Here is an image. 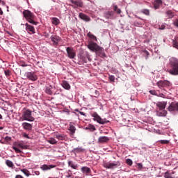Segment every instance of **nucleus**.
Here are the masks:
<instances>
[{"label": "nucleus", "instance_id": "1", "mask_svg": "<svg viewBox=\"0 0 178 178\" xmlns=\"http://www.w3.org/2000/svg\"><path fill=\"white\" fill-rule=\"evenodd\" d=\"M88 48H89V50H91V51L96 52V56H99V57L101 58H105V53L103 51V48L100 47L95 42L89 43Z\"/></svg>", "mask_w": 178, "mask_h": 178}, {"label": "nucleus", "instance_id": "2", "mask_svg": "<svg viewBox=\"0 0 178 178\" xmlns=\"http://www.w3.org/2000/svg\"><path fill=\"white\" fill-rule=\"evenodd\" d=\"M170 70H168V73L172 76L178 75V60L177 58H170Z\"/></svg>", "mask_w": 178, "mask_h": 178}, {"label": "nucleus", "instance_id": "3", "mask_svg": "<svg viewBox=\"0 0 178 178\" xmlns=\"http://www.w3.org/2000/svg\"><path fill=\"white\" fill-rule=\"evenodd\" d=\"M22 15H24V19L26 20V22H29V24L33 26L38 25V22L33 21L35 18L33 13H31L29 10H24V11L22 12Z\"/></svg>", "mask_w": 178, "mask_h": 178}, {"label": "nucleus", "instance_id": "4", "mask_svg": "<svg viewBox=\"0 0 178 178\" xmlns=\"http://www.w3.org/2000/svg\"><path fill=\"white\" fill-rule=\"evenodd\" d=\"M22 120L26 122H33L34 118L33 116H31L30 110L24 108V110L22 111Z\"/></svg>", "mask_w": 178, "mask_h": 178}, {"label": "nucleus", "instance_id": "5", "mask_svg": "<svg viewBox=\"0 0 178 178\" xmlns=\"http://www.w3.org/2000/svg\"><path fill=\"white\" fill-rule=\"evenodd\" d=\"M117 167H120V161H114L113 163H103V168L106 169H115Z\"/></svg>", "mask_w": 178, "mask_h": 178}, {"label": "nucleus", "instance_id": "6", "mask_svg": "<svg viewBox=\"0 0 178 178\" xmlns=\"http://www.w3.org/2000/svg\"><path fill=\"white\" fill-rule=\"evenodd\" d=\"M170 113H178V102H172L168 105V108H165Z\"/></svg>", "mask_w": 178, "mask_h": 178}, {"label": "nucleus", "instance_id": "7", "mask_svg": "<svg viewBox=\"0 0 178 178\" xmlns=\"http://www.w3.org/2000/svg\"><path fill=\"white\" fill-rule=\"evenodd\" d=\"M91 117L94 118V121L96 123H99V124H105V123H108V120H105V119L100 118V116L98 115V113H94V114H91Z\"/></svg>", "mask_w": 178, "mask_h": 178}, {"label": "nucleus", "instance_id": "8", "mask_svg": "<svg viewBox=\"0 0 178 178\" xmlns=\"http://www.w3.org/2000/svg\"><path fill=\"white\" fill-rule=\"evenodd\" d=\"M24 76H26V80H29L31 82L38 80V76L35 75V72H29L24 74Z\"/></svg>", "mask_w": 178, "mask_h": 178}, {"label": "nucleus", "instance_id": "9", "mask_svg": "<svg viewBox=\"0 0 178 178\" xmlns=\"http://www.w3.org/2000/svg\"><path fill=\"white\" fill-rule=\"evenodd\" d=\"M22 26H24V30L26 31V33L35 34V30L33 29V26H31L29 24H23Z\"/></svg>", "mask_w": 178, "mask_h": 178}, {"label": "nucleus", "instance_id": "10", "mask_svg": "<svg viewBox=\"0 0 178 178\" xmlns=\"http://www.w3.org/2000/svg\"><path fill=\"white\" fill-rule=\"evenodd\" d=\"M65 51L67 52V58L70 59H74V57L76 56V53L74 52V49L72 47L65 49Z\"/></svg>", "mask_w": 178, "mask_h": 178}, {"label": "nucleus", "instance_id": "11", "mask_svg": "<svg viewBox=\"0 0 178 178\" xmlns=\"http://www.w3.org/2000/svg\"><path fill=\"white\" fill-rule=\"evenodd\" d=\"M156 86H159V88L163 89L170 87V81H159L156 82Z\"/></svg>", "mask_w": 178, "mask_h": 178}, {"label": "nucleus", "instance_id": "12", "mask_svg": "<svg viewBox=\"0 0 178 178\" xmlns=\"http://www.w3.org/2000/svg\"><path fill=\"white\" fill-rule=\"evenodd\" d=\"M70 3H72V8H83V2L81 0H70Z\"/></svg>", "mask_w": 178, "mask_h": 178}, {"label": "nucleus", "instance_id": "13", "mask_svg": "<svg viewBox=\"0 0 178 178\" xmlns=\"http://www.w3.org/2000/svg\"><path fill=\"white\" fill-rule=\"evenodd\" d=\"M55 92V86H46V94L48 95H52V93Z\"/></svg>", "mask_w": 178, "mask_h": 178}, {"label": "nucleus", "instance_id": "14", "mask_svg": "<svg viewBox=\"0 0 178 178\" xmlns=\"http://www.w3.org/2000/svg\"><path fill=\"white\" fill-rule=\"evenodd\" d=\"M165 105H168V102H160L159 103H156V106L159 107V111H163L165 109Z\"/></svg>", "mask_w": 178, "mask_h": 178}, {"label": "nucleus", "instance_id": "15", "mask_svg": "<svg viewBox=\"0 0 178 178\" xmlns=\"http://www.w3.org/2000/svg\"><path fill=\"white\" fill-rule=\"evenodd\" d=\"M160 111H156V116H159V117H165V115H168V111H165V110H159Z\"/></svg>", "mask_w": 178, "mask_h": 178}, {"label": "nucleus", "instance_id": "16", "mask_svg": "<svg viewBox=\"0 0 178 178\" xmlns=\"http://www.w3.org/2000/svg\"><path fill=\"white\" fill-rule=\"evenodd\" d=\"M79 19H81V20L84 21V22H90L91 21V18H89L88 16H87L86 15L79 13Z\"/></svg>", "mask_w": 178, "mask_h": 178}, {"label": "nucleus", "instance_id": "17", "mask_svg": "<svg viewBox=\"0 0 178 178\" xmlns=\"http://www.w3.org/2000/svg\"><path fill=\"white\" fill-rule=\"evenodd\" d=\"M54 168H55V165H42L41 170L47 171V170H50V169H52Z\"/></svg>", "mask_w": 178, "mask_h": 178}, {"label": "nucleus", "instance_id": "18", "mask_svg": "<svg viewBox=\"0 0 178 178\" xmlns=\"http://www.w3.org/2000/svg\"><path fill=\"white\" fill-rule=\"evenodd\" d=\"M51 42H53V45H57V42H60V37H58L57 35H51Z\"/></svg>", "mask_w": 178, "mask_h": 178}, {"label": "nucleus", "instance_id": "19", "mask_svg": "<svg viewBox=\"0 0 178 178\" xmlns=\"http://www.w3.org/2000/svg\"><path fill=\"white\" fill-rule=\"evenodd\" d=\"M161 4H163V1L154 0V9H158L161 8Z\"/></svg>", "mask_w": 178, "mask_h": 178}, {"label": "nucleus", "instance_id": "20", "mask_svg": "<svg viewBox=\"0 0 178 178\" xmlns=\"http://www.w3.org/2000/svg\"><path fill=\"white\" fill-rule=\"evenodd\" d=\"M112 16H113V13L112 11H108L103 13V17H106L108 19H112Z\"/></svg>", "mask_w": 178, "mask_h": 178}, {"label": "nucleus", "instance_id": "21", "mask_svg": "<svg viewBox=\"0 0 178 178\" xmlns=\"http://www.w3.org/2000/svg\"><path fill=\"white\" fill-rule=\"evenodd\" d=\"M22 128L24 129V130L26 131H31V128H32V126L31 124H29V122H24L22 123Z\"/></svg>", "mask_w": 178, "mask_h": 178}, {"label": "nucleus", "instance_id": "22", "mask_svg": "<svg viewBox=\"0 0 178 178\" xmlns=\"http://www.w3.org/2000/svg\"><path fill=\"white\" fill-rule=\"evenodd\" d=\"M67 130L70 131V135H74V132L76 131V128L74 127V123L70 122V128Z\"/></svg>", "mask_w": 178, "mask_h": 178}, {"label": "nucleus", "instance_id": "23", "mask_svg": "<svg viewBox=\"0 0 178 178\" xmlns=\"http://www.w3.org/2000/svg\"><path fill=\"white\" fill-rule=\"evenodd\" d=\"M108 140H110V139L108 138V136L99 137V143H108Z\"/></svg>", "mask_w": 178, "mask_h": 178}, {"label": "nucleus", "instance_id": "24", "mask_svg": "<svg viewBox=\"0 0 178 178\" xmlns=\"http://www.w3.org/2000/svg\"><path fill=\"white\" fill-rule=\"evenodd\" d=\"M53 136L56 137V138H53V139H58V140H65V136H62V134H57V132L54 133V134H53Z\"/></svg>", "mask_w": 178, "mask_h": 178}, {"label": "nucleus", "instance_id": "25", "mask_svg": "<svg viewBox=\"0 0 178 178\" xmlns=\"http://www.w3.org/2000/svg\"><path fill=\"white\" fill-rule=\"evenodd\" d=\"M175 15L172 14V11H165V19H172Z\"/></svg>", "mask_w": 178, "mask_h": 178}, {"label": "nucleus", "instance_id": "26", "mask_svg": "<svg viewBox=\"0 0 178 178\" xmlns=\"http://www.w3.org/2000/svg\"><path fill=\"white\" fill-rule=\"evenodd\" d=\"M5 165H7V167L14 169V163H12V161L9 160H5Z\"/></svg>", "mask_w": 178, "mask_h": 178}, {"label": "nucleus", "instance_id": "27", "mask_svg": "<svg viewBox=\"0 0 178 178\" xmlns=\"http://www.w3.org/2000/svg\"><path fill=\"white\" fill-rule=\"evenodd\" d=\"M81 172H84L86 174L90 173L91 169L88 168V167H81Z\"/></svg>", "mask_w": 178, "mask_h": 178}, {"label": "nucleus", "instance_id": "28", "mask_svg": "<svg viewBox=\"0 0 178 178\" xmlns=\"http://www.w3.org/2000/svg\"><path fill=\"white\" fill-rule=\"evenodd\" d=\"M67 166H70V168H72V169L76 170L77 165L76 164H74L72 161H67Z\"/></svg>", "mask_w": 178, "mask_h": 178}, {"label": "nucleus", "instance_id": "29", "mask_svg": "<svg viewBox=\"0 0 178 178\" xmlns=\"http://www.w3.org/2000/svg\"><path fill=\"white\" fill-rule=\"evenodd\" d=\"M47 142H48V143L51 144V145H56L57 144V140H55V138H48V140H47Z\"/></svg>", "mask_w": 178, "mask_h": 178}, {"label": "nucleus", "instance_id": "30", "mask_svg": "<svg viewBox=\"0 0 178 178\" xmlns=\"http://www.w3.org/2000/svg\"><path fill=\"white\" fill-rule=\"evenodd\" d=\"M17 147H19V149H26V148H27V146H26V145H24V143H17Z\"/></svg>", "mask_w": 178, "mask_h": 178}, {"label": "nucleus", "instance_id": "31", "mask_svg": "<svg viewBox=\"0 0 178 178\" xmlns=\"http://www.w3.org/2000/svg\"><path fill=\"white\" fill-rule=\"evenodd\" d=\"M86 130H89L91 132H93L94 131H95V127H93V125L92 124H89L86 126Z\"/></svg>", "mask_w": 178, "mask_h": 178}, {"label": "nucleus", "instance_id": "32", "mask_svg": "<svg viewBox=\"0 0 178 178\" xmlns=\"http://www.w3.org/2000/svg\"><path fill=\"white\" fill-rule=\"evenodd\" d=\"M51 23H53V25L57 26V24H60V19L53 18V19H51Z\"/></svg>", "mask_w": 178, "mask_h": 178}, {"label": "nucleus", "instance_id": "33", "mask_svg": "<svg viewBox=\"0 0 178 178\" xmlns=\"http://www.w3.org/2000/svg\"><path fill=\"white\" fill-rule=\"evenodd\" d=\"M113 11L115 12L118 15L121 13V10H120V8H117V6H113Z\"/></svg>", "mask_w": 178, "mask_h": 178}, {"label": "nucleus", "instance_id": "34", "mask_svg": "<svg viewBox=\"0 0 178 178\" xmlns=\"http://www.w3.org/2000/svg\"><path fill=\"white\" fill-rule=\"evenodd\" d=\"M63 88H65V90H69V83L65 81H63Z\"/></svg>", "mask_w": 178, "mask_h": 178}, {"label": "nucleus", "instance_id": "35", "mask_svg": "<svg viewBox=\"0 0 178 178\" xmlns=\"http://www.w3.org/2000/svg\"><path fill=\"white\" fill-rule=\"evenodd\" d=\"M22 173L24 174V176L29 177L30 176V174H29V170L26 169H22L21 170Z\"/></svg>", "mask_w": 178, "mask_h": 178}, {"label": "nucleus", "instance_id": "36", "mask_svg": "<svg viewBox=\"0 0 178 178\" xmlns=\"http://www.w3.org/2000/svg\"><path fill=\"white\" fill-rule=\"evenodd\" d=\"M159 143H160L161 145H168L170 143V141L167 140H159Z\"/></svg>", "mask_w": 178, "mask_h": 178}, {"label": "nucleus", "instance_id": "37", "mask_svg": "<svg viewBox=\"0 0 178 178\" xmlns=\"http://www.w3.org/2000/svg\"><path fill=\"white\" fill-rule=\"evenodd\" d=\"M86 36L89 37V38H91V40H94V41H95V36L93 35V34H91V33H86Z\"/></svg>", "mask_w": 178, "mask_h": 178}, {"label": "nucleus", "instance_id": "38", "mask_svg": "<svg viewBox=\"0 0 178 178\" xmlns=\"http://www.w3.org/2000/svg\"><path fill=\"white\" fill-rule=\"evenodd\" d=\"M12 149L15 150V153H22V150H19V148H17V147H12Z\"/></svg>", "mask_w": 178, "mask_h": 178}, {"label": "nucleus", "instance_id": "39", "mask_svg": "<svg viewBox=\"0 0 178 178\" xmlns=\"http://www.w3.org/2000/svg\"><path fill=\"white\" fill-rule=\"evenodd\" d=\"M12 75V72L9 71L8 70H5V76L9 77V76Z\"/></svg>", "mask_w": 178, "mask_h": 178}, {"label": "nucleus", "instance_id": "40", "mask_svg": "<svg viewBox=\"0 0 178 178\" xmlns=\"http://www.w3.org/2000/svg\"><path fill=\"white\" fill-rule=\"evenodd\" d=\"M149 94L151 95H161V93L156 92V90H149Z\"/></svg>", "mask_w": 178, "mask_h": 178}, {"label": "nucleus", "instance_id": "41", "mask_svg": "<svg viewBox=\"0 0 178 178\" xmlns=\"http://www.w3.org/2000/svg\"><path fill=\"white\" fill-rule=\"evenodd\" d=\"M142 14H144V15L148 16L149 14V12H148V10L147 9H143L142 10Z\"/></svg>", "mask_w": 178, "mask_h": 178}, {"label": "nucleus", "instance_id": "42", "mask_svg": "<svg viewBox=\"0 0 178 178\" xmlns=\"http://www.w3.org/2000/svg\"><path fill=\"white\" fill-rule=\"evenodd\" d=\"M108 80L111 81V82H115V76H108Z\"/></svg>", "mask_w": 178, "mask_h": 178}, {"label": "nucleus", "instance_id": "43", "mask_svg": "<svg viewBox=\"0 0 178 178\" xmlns=\"http://www.w3.org/2000/svg\"><path fill=\"white\" fill-rule=\"evenodd\" d=\"M125 163H127V165L131 166V159H126Z\"/></svg>", "mask_w": 178, "mask_h": 178}, {"label": "nucleus", "instance_id": "44", "mask_svg": "<svg viewBox=\"0 0 178 178\" xmlns=\"http://www.w3.org/2000/svg\"><path fill=\"white\" fill-rule=\"evenodd\" d=\"M172 26L178 28V19H175V21H172Z\"/></svg>", "mask_w": 178, "mask_h": 178}, {"label": "nucleus", "instance_id": "45", "mask_svg": "<svg viewBox=\"0 0 178 178\" xmlns=\"http://www.w3.org/2000/svg\"><path fill=\"white\" fill-rule=\"evenodd\" d=\"M3 140H5V142H9L12 141V138L9 136H5V138H3Z\"/></svg>", "mask_w": 178, "mask_h": 178}, {"label": "nucleus", "instance_id": "46", "mask_svg": "<svg viewBox=\"0 0 178 178\" xmlns=\"http://www.w3.org/2000/svg\"><path fill=\"white\" fill-rule=\"evenodd\" d=\"M164 178H172V176H170V173H168V172H165V174L163 175Z\"/></svg>", "mask_w": 178, "mask_h": 178}, {"label": "nucleus", "instance_id": "47", "mask_svg": "<svg viewBox=\"0 0 178 178\" xmlns=\"http://www.w3.org/2000/svg\"><path fill=\"white\" fill-rule=\"evenodd\" d=\"M19 66H21L22 67H27L29 65H26V63L21 62V63H19Z\"/></svg>", "mask_w": 178, "mask_h": 178}, {"label": "nucleus", "instance_id": "48", "mask_svg": "<svg viewBox=\"0 0 178 178\" xmlns=\"http://www.w3.org/2000/svg\"><path fill=\"white\" fill-rule=\"evenodd\" d=\"M152 95L165 99V95H163V93H161L160 95Z\"/></svg>", "mask_w": 178, "mask_h": 178}, {"label": "nucleus", "instance_id": "49", "mask_svg": "<svg viewBox=\"0 0 178 178\" xmlns=\"http://www.w3.org/2000/svg\"><path fill=\"white\" fill-rule=\"evenodd\" d=\"M81 152H82L81 148H74V153H79Z\"/></svg>", "mask_w": 178, "mask_h": 178}, {"label": "nucleus", "instance_id": "50", "mask_svg": "<svg viewBox=\"0 0 178 178\" xmlns=\"http://www.w3.org/2000/svg\"><path fill=\"white\" fill-rule=\"evenodd\" d=\"M141 168H143V165L140 163H137V169L140 170Z\"/></svg>", "mask_w": 178, "mask_h": 178}, {"label": "nucleus", "instance_id": "51", "mask_svg": "<svg viewBox=\"0 0 178 178\" xmlns=\"http://www.w3.org/2000/svg\"><path fill=\"white\" fill-rule=\"evenodd\" d=\"M78 113H79V115H81V116H86V114L83 113V112L78 111Z\"/></svg>", "mask_w": 178, "mask_h": 178}, {"label": "nucleus", "instance_id": "52", "mask_svg": "<svg viewBox=\"0 0 178 178\" xmlns=\"http://www.w3.org/2000/svg\"><path fill=\"white\" fill-rule=\"evenodd\" d=\"M165 29V25H161V27L159 28V30H164Z\"/></svg>", "mask_w": 178, "mask_h": 178}, {"label": "nucleus", "instance_id": "53", "mask_svg": "<svg viewBox=\"0 0 178 178\" xmlns=\"http://www.w3.org/2000/svg\"><path fill=\"white\" fill-rule=\"evenodd\" d=\"M15 178H24V177H22V175H15Z\"/></svg>", "mask_w": 178, "mask_h": 178}, {"label": "nucleus", "instance_id": "54", "mask_svg": "<svg viewBox=\"0 0 178 178\" xmlns=\"http://www.w3.org/2000/svg\"><path fill=\"white\" fill-rule=\"evenodd\" d=\"M0 4L4 6V1H2V0H0Z\"/></svg>", "mask_w": 178, "mask_h": 178}, {"label": "nucleus", "instance_id": "55", "mask_svg": "<svg viewBox=\"0 0 178 178\" xmlns=\"http://www.w3.org/2000/svg\"><path fill=\"white\" fill-rule=\"evenodd\" d=\"M144 54H145L146 56H148V51H144Z\"/></svg>", "mask_w": 178, "mask_h": 178}, {"label": "nucleus", "instance_id": "56", "mask_svg": "<svg viewBox=\"0 0 178 178\" xmlns=\"http://www.w3.org/2000/svg\"><path fill=\"white\" fill-rule=\"evenodd\" d=\"M175 46H177V48H178V41H177V42H175Z\"/></svg>", "mask_w": 178, "mask_h": 178}, {"label": "nucleus", "instance_id": "57", "mask_svg": "<svg viewBox=\"0 0 178 178\" xmlns=\"http://www.w3.org/2000/svg\"><path fill=\"white\" fill-rule=\"evenodd\" d=\"M0 15H2V9L0 8Z\"/></svg>", "mask_w": 178, "mask_h": 178}, {"label": "nucleus", "instance_id": "58", "mask_svg": "<svg viewBox=\"0 0 178 178\" xmlns=\"http://www.w3.org/2000/svg\"><path fill=\"white\" fill-rule=\"evenodd\" d=\"M23 137H26V138H27V137H29V135H26V134H24V136H23Z\"/></svg>", "mask_w": 178, "mask_h": 178}, {"label": "nucleus", "instance_id": "59", "mask_svg": "<svg viewBox=\"0 0 178 178\" xmlns=\"http://www.w3.org/2000/svg\"><path fill=\"white\" fill-rule=\"evenodd\" d=\"M35 174H36V175H38V171L35 172Z\"/></svg>", "mask_w": 178, "mask_h": 178}, {"label": "nucleus", "instance_id": "60", "mask_svg": "<svg viewBox=\"0 0 178 178\" xmlns=\"http://www.w3.org/2000/svg\"><path fill=\"white\" fill-rule=\"evenodd\" d=\"M0 120H2V115H0Z\"/></svg>", "mask_w": 178, "mask_h": 178}, {"label": "nucleus", "instance_id": "61", "mask_svg": "<svg viewBox=\"0 0 178 178\" xmlns=\"http://www.w3.org/2000/svg\"><path fill=\"white\" fill-rule=\"evenodd\" d=\"M0 130H2V127H0Z\"/></svg>", "mask_w": 178, "mask_h": 178}]
</instances>
